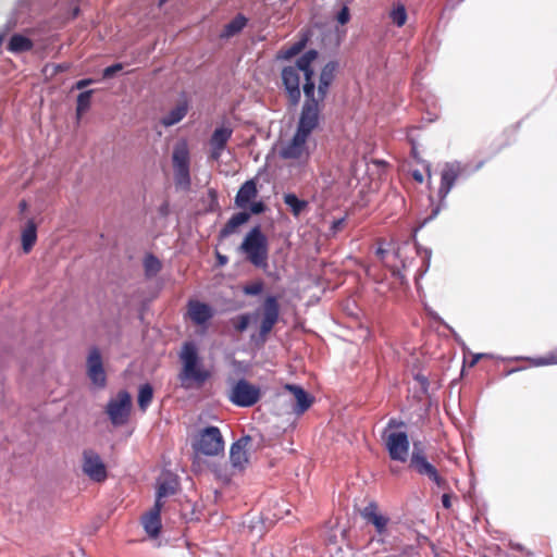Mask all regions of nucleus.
Returning a JSON list of instances; mask_svg holds the SVG:
<instances>
[{"mask_svg":"<svg viewBox=\"0 0 557 557\" xmlns=\"http://www.w3.org/2000/svg\"><path fill=\"white\" fill-rule=\"evenodd\" d=\"M193 449L203 456H218L224 451V440L218 426H207L198 432Z\"/></svg>","mask_w":557,"mask_h":557,"instance_id":"39448f33","label":"nucleus"},{"mask_svg":"<svg viewBox=\"0 0 557 557\" xmlns=\"http://www.w3.org/2000/svg\"><path fill=\"white\" fill-rule=\"evenodd\" d=\"M173 168H189V149L185 140L178 141L173 149Z\"/></svg>","mask_w":557,"mask_h":557,"instance_id":"5701e85b","label":"nucleus"},{"mask_svg":"<svg viewBox=\"0 0 557 557\" xmlns=\"http://www.w3.org/2000/svg\"><path fill=\"white\" fill-rule=\"evenodd\" d=\"M233 134V129L230 126H220L216 127L210 139H209V146H210V159L213 161H219L222 152L227 146L228 140L231 139Z\"/></svg>","mask_w":557,"mask_h":557,"instance_id":"ddd939ff","label":"nucleus"},{"mask_svg":"<svg viewBox=\"0 0 557 557\" xmlns=\"http://www.w3.org/2000/svg\"><path fill=\"white\" fill-rule=\"evenodd\" d=\"M188 112V102L183 100L177 103L165 116L162 117L161 123L165 127L172 126L181 122Z\"/></svg>","mask_w":557,"mask_h":557,"instance_id":"b1692460","label":"nucleus"},{"mask_svg":"<svg viewBox=\"0 0 557 557\" xmlns=\"http://www.w3.org/2000/svg\"><path fill=\"white\" fill-rule=\"evenodd\" d=\"M82 470L91 481L101 483L108 476L107 467L94 449H84L82 454Z\"/></svg>","mask_w":557,"mask_h":557,"instance_id":"9d476101","label":"nucleus"},{"mask_svg":"<svg viewBox=\"0 0 557 557\" xmlns=\"http://www.w3.org/2000/svg\"><path fill=\"white\" fill-rule=\"evenodd\" d=\"M86 373L92 385L97 388H104L107 386V373L101 352L97 347H92L89 350L86 360Z\"/></svg>","mask_w":557,"mask_h":557,"instance_id":"9b49d317","label":"nucleus"},{"mask_svg":"<svg viewBox=\"0 0 557 557\" xmlns=\"http://www.w3.org/2000/svg\"><path fill=\"white\" fill-rule=\"evenodd\" d=\"M553 363H557V358L556 357H549V358H540L535 364L537 366H545V364H553Z\"/></svg>","mask_w":557,"mask_h":557,"instance_id":"58836bf2","label":"nucleus"},{"mask_svg":"<svg viewBox=\"0 0 557 557\" xmlns=\"http://www.w3.org/2000/svg\"><path fill=\"white\" fill-rule=\"evenodd\" d=\"M163 503L156 500L153 507L143 517V525L147 534L157 537L161 531V510Z\"/></svg>","mask_w":557,"mask_h":557,"instance_id":"2eb2a0df","label":"nucleus"},{"mask_svg":"<svg viewBox=\"0 0 557 557\" xmlns=\"http://www.w3.org/2000/svg\"><path fill=\"white\" fill-rule=\"evenodd\" d=\"M248 18L243 14H237L230 23H227L221 33L222 38H231L239 34L247 25Z\"/></svg>","mask_w":557,"mask_h":557,"instance_id":"393cba45","label":"nucleus"},{"mask_svg":"<svg viewBox=\"0 0 557 557\" xmlns=\"http://www.w3.org/2000/svg\"><path fill=\"white\" fill-rule=\"evenodd\" d=\"M317 58L318 51L310 49L300 55L294 64L286 65L281 71L288 104L290 107L299 104L301 90L305 96L296 132L280 150L281 158L285 160H296L300 163L309 160L311 154L310 137L320 124L325 98L336 77L338 64L335 61H330L322 67L318 86H315L312 63Z\"/></svg>","mask_w":557,"mask_h":557,"instance_id":"f257e3e1","label":"nucleus"},{"mask_svg":"<svg viewBox=\"0 0 557 557\" xmlns=\"http://www.w3.org/2000/svg\"><path fill=\"white\" fill-rule=\"evenodd\" d=\"M284 203L290 209L294 216H299L300 213L307 209L308 202L299 199L295 194H285L283 197Z\"/></svg>","mask_w":557,"mask_h":557,"instance_id":"bb28decb","label":"nucleus"},{"mask_svg":"<svg viewBox=\"0 0 557 557\" xmlns=\"http://www.w3.org/2000/svg\"><path fill=\"white\" fill-rule=\"evenodd\" d=\"M249 320V314H240L232 319V324L237 332L242 333L248 327Z\"/></svg>","mask_w":557,"mask_h":557,"instance_id":"f704fd0d","label":"nucleus"},{"mask_svg":"<svg viewBox=\"0 0 557 557\" xmlns=\"http://www.w3.org/2000/svg\"><path fill=\"white\" fill-rule=\"evenodd\" d=\"M132 410V396L127 391H120L115 398L108 401L106 412L114 426L128 422Z\"/></svg>","mask_w":557,"mask_h":557,"instance_id":"0eeeda50","label":"nucleus"},{"mask_svg":"<svg viewBox=\"0 0 557 557\" xmlns=\"http://www.w3.org/2000/svg\"><path fill=\"white\" fill-rule=\"evenodd\" d=\"M428 178H429V181L431 180V173H430L429 169H428Z\"/></svg>","mask_w":557,"mask_h":557,"instance_id":"864d4df0","label":"nucleus"},{"mask_svg":"<svg viewBox=\"0 0 557 557\" xmlns=\"http://www.w3.org/2000/svg\"><path fill=\"white\" fill-rule=\"evenodd\" d=\"M67 67L65 65H62V64H58L55 65V72H62V71H65Z\"/></svg>","mask_w":557,"mask_h":557,"instance_id":"09e8293b","label":"nucleus"},{"mask_svg":"<svg viewBox=\"0 0 557 557\" xmlns=\"http://www.w3.org/2000/svg\"><path fill=\"white\" fill-rule=\"evenodd\" d=\"M178 357L182 369L178 372L177 379L183 388L201 387L211 377L210 370L206 369L201 363L195 343H184Z\"/></svg>","mask_w":557,"mask_h":557,"instance_id":"f03ea898","label":"nucleus"},{"mask_svg":"<svg viewBox=\"0 0 557 557\" xmlns=\"http://www.w3.org/2000/svg\"><path fill=\"white\" fill-rule=\"evenodd\" d=\"M280 318V305L277 297L268 296L262 304V320L260 324V336L265 338L273 330Z\"/></svg>","mask_w":557,"mask_h":557,"instance_id":"f8f14e48","label":"nucleus"},{"mask_svg":"<svg viewBox=\"0 0 557 557\" xmlns=\"http://www.w3.org/2000/svg\"><path fill=\"white\" fill-rule=\"evenodd\" d=\"M265 208L267 207L262 201H255V202H251L249 206L250 213H252V214L263 213L265 211Z\"/></svg>","mask_w":557,"mask_h":557,"instance_id":"4c0bfd02","label":"nucleus"},{"mask_svg":"<svg viewBox=\"0 0 557 557\" xmlns=\"http://www.w3.org/2000/svg\"><path fill=\"white\" fill-rule=\"evenodd\" d=\"M153 399V387L149 383L141 384L138 388L137 404L141 412H146Z\"/></svg>","mask_w":557,"mask_h":557,"instance_id":"a878e982","label":"nucleus"},{"mask_svg":"<svg viewBox=\"0 0 557 557\" xmlns=\"http://www.w3.org/2000/svg\"><path fill=\"white\" fill-rule=\"evenodd\" d=\"M250 442V436H243L232 444L230 459L233 467L243 469L248 463L247 447Z\"/></svg>","mask_w":557,"mask_h":557,"instance_id":"f3484780","label":"nucleus"},{"mask_svg":"<svg viewBox=\"0 0 557 557\" xmlns=\"http://www.w3.org/2000/svg\"><path fill=\"white\" fill-rule=\"evenodd\" d=\"M168 210H169V205L168 203H164L163 206H161L160 208V212L161 214L163 215H166L168 214Z\"/></svg>","mask_w":557,"mask_h":557,"instance_id":"de8ad7c7","label":"nucleus"},{"mask_svg":"<svg viewBox=\"0 0 557 557\" xmlns=\"http://www.w3.org/2000/svg\"><path fill=\"white\" fill-rule=\"evenodd\" d=\"M260 387L250 383L246 379H239L236 381L228 392V400L235 406L243 408L252 407L260 400Z\"/></svg>","mask_w":557,"mask_h":557,"instance_id":"423d86ee","label":"nucleus"},{"mask_svg":"<svg viewBox=\"0 0 557 557\" xmlns=\"http://www.w3.org/2000/svg\"><path fill=\"white\" fill-rule=\"evenodd\" d=\"M405 428L404 421L392 418L382 433V440L392 460L405 462L408 459L410 442Z\"/></svg>","mask_w":557,"mask_h":557,"instance_id":"7ed1b4c3","label":"nucleus"},{"mask_svg":"<svg viewBox=\"0 0 557 557\" xmlns=\"http://www.w3.org/2000/svg\"><path fill=\"white\" fill-rule=\"evenodd\" d=\"M442 505L444 508L449 509L451 507V495L448 493L443 494Z\"/></svg>","mask_w":557,"mask_h":557,"instance_id":"a19ab883","label":"nucleus"},{"mask_svg":"<svg viewBox=\"0 0 557 557\" xmlns=\"http://www.w3.org/2000/svg\"><path fill=\"white\" fill-rule=\"evenodd\" d=\"M285 389L290 392L296 400L294 412L301 414L311 407L313 397L310 396L301 386L295 384H286Z\"/></svg>","mask_w":557,"mask_h":557,"instance_id":"a211bd4d","label":"nucleus"},{"mask_svg":"<svg viewBox=\"0 0 557 557\" xmlns=\"http://www.w3.org/2000/svg\"><path fill=\"white\" fill-rule=\"evenodd\" d=\"M361 517L369 523L373 524L379 534L386 531L389 519L379 512L377 504L372 502L368 504L361 511Z\"/></svg>","mask_w":557,"mask_h":557,"instance_id":"dca6fc26","label":"nucleus"},{"mask_svg":"<svg viewBox=\"0 0 557 557\" xmlns=\"http://www.w3.org/2000/svg\"><path fill=\"white\" fill-rule=\"evenodd\" d=\"M210 196L215 200L216 199V193L213 189L209 190Z\"/></svg>","mask_w":557,"mask_h":557,"instance_id":"8fccbe9b","label":"nucleus"},{"mask_svg":"<svg viewBox=\"0 0 557 557\" xmlns=\"http://www.w3.org/2000/svg\"><path fill=\"white\" fill-rule=\"evenodd\" d=\"M411 176L417 183L421 184L424 181V176L419 170L412 171Z\"/></svg>","mask_w":557,"mask_h":557,"instance_id":"79ce46f5","label":"nucleus"},{"mask_svg":"<svg viewBox=\"0 0 557 557\" xmlns=\"http://www.w3.org/2000/svg\"><path fill=\"white\" fill-rule=\"evenodd\" d=\"M169 0H159L158 2V7L161 8L163 7Z\"/></svg>","mask_w":557,"mask_h":557,"instance_id":"603ef678","label":"nucleus"},{"mask_svg":"<svg viewBox=\"0 0 557 557\" xmlns=\"http://www.w3.org/2000/svg\"><path fill=\"white\" fill-rule=\"evenodd\" d=\"M307 40L301 39L295 44H293L290 47L286 49H281L277 52L276 58L282 60H289L296 55H298L306 47Z\"/></svg>","mask_w":557,"mask_h":557,"instance_id":"c85d7f7f","label":"nucleus"},{"mask_svg":"<svg viewBox=\"0 0 557 557\" xmlns=\"http://www.w3.org/2000/svg\"><path fill=\"white\" fill-rule=\"evenodd\" d=\"M461 173H462V169L459 163L453 162V163L444 164V166L441 170V185H440V188L437 191L438 203L432 210V214L425 220V222L437 215L445 198L449 194L451 187L454 186L456 181L459 178Z\"/></svg>","mask_w":557,"mask_h":557,"instance_id":"6e6552de","label":"nucleus"},{"mask_svg":"<svg viewBox=\"0 0 557 557\" xmlns=\"http://www.w3.org/2000/svg\"><path fill=\"white\" fill-rule=\"evenodd\" d=\"M239 250L246 255V259L256 268H268L269 243L260 226L252 227L245 236Z\"/></svg>","mask_w":557,"mask_h":557,"instance_id":"20e7f679","label":"nucleus"},{"mask_svg":"<svg viewBox=\"0 0 557 557\" xmlns=\"http://www.w3.org/2000/svg\"><path fill=\"white\" fill-rule=\"evenodd\" d=\"M175 492H176V488H175V486H174V484L172 482H166V481L165 482H161L158 485L156 500L162 502L163 497L173 495V494H175Z\"/></svg>","mask_w":557,"mask_h":557,"instance_id":"473e14b6","label":"nucleus"},{"mask_svg":"<svg viewBox=\"0 0 557 557\" xmlns=\"http://www.w3.org/2000/svg\"><path fill=\"white\" fill-rule=\"evenodd\" d=\"M77 14H78V9H75L74 16H76Z\"/></svg>","mask_w":557,"mask_h":557,"instance_id":"5fc2aeb1","label":"nucleus"},{"mask_svg":"<svg viewBox=\"0 0 557 557\" xmlns=\"http://www.w3.org/2000/svg\"><path fill=\"white\" fill-rule=\"evenodd\" d=\"M345 223V220L344 219H338V220H335L333 223H332V230L334 232H337L339 230H342L343 225Z\"/></svg>","mask_w":557,"mask_h":557,"instance_id":"37998d69","label":"nucleus"},{"mask_svg":"<svg viewBox=\"0 0 557 557\" xmlns=\"http://www.w3.org/2000/svg\"><path fill=\"white\" fill-rule=\"evenodd\" d=\"M187 314L194 324L205 325L213 318L214 311L208 304L190 299L187 304Z\"/></svg>","mask_w":557,"mask_h":557,"instance_id":"4468645a","label":"nucleus"},{"mask_svg":"<svg viewBox=\"0 0 557 557\" xmlns=\"http://www.w3.org/2000/svg\"><path fill=\"white\" fill-rule=\"evenodd\" d=\"M385 253H386V250H385L384 248L379 247V248L376 249V256H377L380 259H384Z\"/></svg>","mask_w":557,"mask_h":557,"instance_id":"c03bdc74","label":"nucleus"},{"mask_svg":"<svg viewBox=\"0 0 557 557\" xmlns=\"http://www.w3.org/2000/svg\"><path fill=\"white\" fill-rule=\"evenodd\" d=\"M350 18L349 9L347 7H343L342 10L337 13V22L342 25L348 23Z\"/></svg>","mask_w":557,"mask_h":557,"instance_id":"e433bc0d","label":"nucleus"},{"mask_svg":"<svg viewBox=\"0 0 557 557\" xmlns=\"http://www.w3.org/2000/svg\"><path fill=\"white\" fill-rule=\"evenodd\" d=\"M123 69V65L121 63H115L111 66H108L103 70V77L110 78L114 76L117 72H120Z\"/></svg>","mask_w":557,"mask_h":557,"instance_id":"c9c22d12","label":"nucleus"},{"mask_svg":"<svg viewBox=\"0 0 557 557\" xmlns=\"http://www.w3.org/2000/svg\"><path fill=\"white\" fill-rule=\"evenodd\" d=\"M27 207H28V205H27L26 200L20 201L18 209L21 212H24L27 209Z\"/></svg>","mask_w":557,"mask_h":557,"instance_id":"49530a36","label":"nucleus"},{"mask_svg":"<svg viewBox=\"0 0 557 557\" xmlns=\"http://www.w3.org/2000/svg\"><path fill=\"white\" fill-rule=\"evenodd\" d=\"M411 154L413 158L418 159V150H417V146L413 141H411Z\"/></svg>","mask_w":557,"mask_h":557,"instance_id":"a18cd8bd","label":"nucleus"},{"mask_svg":"<svg viewBox=\"0 0 557 557\" xmlns=\"http://www.w3.org/2000/svg\"><path fill=\"white\" fill-rule=\"evenodd\" d=\"M92 92H94V90H86V91L81 92L77 96V100H76L77 120H79L82 117V115L90 108Z\"/></svg>","mask_w":557,"mask_h":557,"instance_id":"c756f323","label":"nucleus"},{"mask_svg":"<svg viewBox=\"0 0 557 557\" xmlns=\"http://www.w3.org/2000/svg\"><path fill=\"white\" fill-rule=\"evenodd\" d=\"M219 260H220V263H221V264H224V263L226 262V260H227V259H226V257H224V256H219Z\"/></svg>","mask_w":557,"mask_h":557,"instance_id":"3c124183","label":"nucleus"},{"mask_svg":"<svg viewBox=\"0 0 557 557\" xmlns=\"http://www.w3.org/2000/svg\"><path fill=\"white\" fill-rule=\"evenodd\" d=\"M175 173V183L176 185L189 187L190 185V174L189 168H174Z\"/></svg>","mask_w":557,"mask_h":557,"instance_id":"2f4dec72","label":"nucleus"},{"mask_svg":"<svg viewBox=\"0 0 557 557\" xmlns=\"http://www.w3.org/2000/svg\"><path fill=\"white\" fill-rule=\"evenodd\" d=\"M410 468L418 474L426 476L430 481L434 482L440 487H446L447 482L442 478L437 469L428 461L424 450L419 447L417 443L413 445V450L410 457Z\"/></svg>","mask_w":557,"mask_h":557,"instance_id":"1a4fd4ad","label":"nucleus"},{"mask_svg":"<svg viewBox=\"0 0 557 557\" xmlns=\"http://www.w3.org/2000/svg\"><path fill=\"white\" fill-rule=\"evenodd\" d=\"M249 219H250V213H248L246 211L235 213L226 222V224L221 228L220 234H219L220 238L228 237L230 235H232L233 233L236 232L237 227H239L240 225L248 222Z\"/></svg>","mask_w":557,"mask_h":557,"instance_id":"412c9836","label":"nucleus"},{"mask_svg":"<svg viewBox=\"0 0 557 557\" xmlns=\"http://www.w3.org/2000/svg\"><path fill=\"white\" fill-rule=\"evenodd\" d=\"M37 223L34 219H28L21 230V245L25 255H28L37 243Z\"/></svg>","mask_w":557,"mask_h":557,"instance_id":"aec40b11","label":"nucleus"},{"mask_svg":"<svg viewBox=\"0 0 557 557\" xmlns=\"http://www.w3.org/2000/svg\"><path fill=\"white\" fill-rule=\"evenodd\" d=\"M92 82L94 81L91 78L81 79V81L75 83L74 88H76V89H84L85 87L90 85Z\"/></svg>","mask_w":557,"mask_h":557,"instance_id":"ea45409f","label":"nucleus"},{"mask_svg":"<svg viewBox=\"0 0 557 557\" xmlns=\"http://www.w3.org/2000/svg\"><path fill=\"white\" fill-rule=\"evenodd\" d=\"M34 48V42L30 38L22 35L14 34L11 36L7 49L12 53H23L28 52Z\"/></svg>","mask_w":557,"mask_h":557,"instance_id":"4be33fe9","label":"nucleus"},{"mask_svg":"<svg viewBox=\"0 0 557 557\" xmlns=\"http://www.w3.org/2000/svg\"><path fill=\"white\" fill-rule=\"evenodd\" d=\"M143 264L147 278L154 277L162 269L161 261L152 253L145 256Z\"/></svg>","mask_w":557,"mask_h":557,"instance_id":"cd10ccee","label":"nucleus"},{"mask_svg":"<svg viewBox=\"0 0 557 557\" xmlns=\"http://www.w3.org/2000/svg\"><path fill=\"white\" fill-rule=\"evenodd\" d=\"M263 282L261 280H258V281H255L250 284H247L243 287V292L245 295H249V296H257L259 294H261V292L263 290Z\"/></svg>","mask_w":557,"mask_h":557,"instance_id":"72a5a7b5","label":"nucleus"},{"mask_svg":"<svg viewBox=\"0 0 557 557\" xmlns=\"http://www.w3.org/2000/svg\"><path fill=\"white\" fill-rule=\"evenodd\" d=\"M258 196V188L256 180L246 181L238 189L235 196V206L240 209H246L251 200Z\"/></svg>","mask_w":557,"mask_h":557,"instance_id":"6ab92c4d","label":"nucleus"},{"mask_svg":"<svg viewBox=\"0 0 557 557\" xmlns=\"http://www.w3.org/2000/svg\"><path fill=\"white\" fill-rule=\"evenodd\" d=\"M392 22L397 26L401 27L407 22V11L404 4H397L389 13Z\"/></svg>","mask_w":557,"mask_h":557,"instance_id":"7c9ffc66","label":"nucleus"}]
</instances>
